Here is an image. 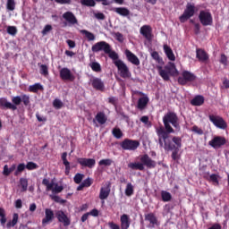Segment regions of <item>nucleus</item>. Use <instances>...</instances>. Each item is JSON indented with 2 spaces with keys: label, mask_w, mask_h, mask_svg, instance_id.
Here are the masks:
<instances>
[{
  "label": "nucleus",
  "mask_w": 229,
  "mask_h": 229,
  "mask_svg": "<svg viewBox=\"0 0 229 229\" xmlns=\"http://www.w3.org/2000/svg\"><path fill=\"white\" fill-rule=\"evenodd\" d=\"M55 217L59 223H63L64 226H69L71 225V219H69V216L63 210L55 211Z\"/></svg>",
  "instance_id": "nucleus-17"
},
{
  "label": "nucleus",
  "mask_w": 229,
  "mask_h": 229,
  "mask_svg": "<svg viewBox=\"0 0 229 229\" xmlns=\"http://www.w3.org/2000/svg\"><path fill=\"white\" fill-rule=\"evenodd\" d=\"M42 184L47 186V191H52L54 194H60L64 191V186H58V183L49 182L48 179H43Z\"/></svg>",
  "instance_id": "nucleus-11"
},
{
  "label": "nucleus",
  "mask_w": 229,
  "mask_h": 229,
  "mask_svg": "<svg viewBox=\"0 0 229 229\" xmlns=\"http://www.w3.org/2000/svg\"><path fill=\"white\" fill-rule=\"evenodd\" d=\"M149 103V98L148 96L141 97L138 99L137 108L138 110H145Z\"/></svg>",
  "instance_id": "nucleus-25"
},
{
  "label": "nucleus",
  "mask_w": 229,
  "mask_h": 229,
  "mask_svg": "<svg viewBox=\"0 0 229 229\" xmlns=\"http://www.w3.org/2000/svg\"><path fill=\"white\" fill-rule=\"evenodd\" d=\"M161 198H162V201L166 203L167 201H171V199H173V195H171V193H169L168 191H162Z\"/></svg>",
  "instance_id": "nucleus-38"
},
{
  "label": "nucleus",
  "mask_w": 229,
  "mask_h": 229,
  "mask_svg": "<svg viewBox=\"0 0 229 229\" xmlns=\"http://www.w3.org/2000/svg\"><path fill=\"white\" fill-rule=\"evenodd\" d=\"M80 33H81V35H84L85 38H87V40H89V42H92V41L96 40V36L94 35V33H92L87 30H80Z\"/></svg>",
  "instance_id": "nucleus-33"
},
{
  "label": "nucleus",
  "mask_w": 229,
  "mask_h": 229,
  "mask_svg": "<svg viewBox=\"0 0 229 229\" xmlns=\"http://www.w3.org/2000/svg\"><path fill=\"white\" fill-rule=\"evenodd\" d=\"M0 223L2 226H4L6 225V211H4V208H0Z\"/></svg>",
  "instance_id": "nucleus-42"
},
{
  "label": "nucleus",
  "mask_w": 229,
  "mask_h": 229,
  "mask_svg": "<svg viewBox=\"0 0 229 229\" xmlns=\"http://www.w3.org/2000/svg\"><path fill=\"white\" fill-rule=\"evenodd\" d=\"M64 165H69L71 163L67 160V152H64L61 156Z\"/></svg>",
  "instance_id": "nucleus-56"
},
{
  "label": "nucleus",
  "mask_w": 229,
  "mask_h": 229,
  "mask_svg": "<svg viewBox=\"0 0 229 229\" xmlns=\"http://www.w3.org/2000/svg\"><path fill=\"white\" fill-rule=\"evenodd\" d=\"M25 169H26V165H24V163L18 165L15 174L17 175L18 173H22V171H24Z\"/></svg>",
  "instance_id": "nucleus-60"
},
{
  "label": "nucleus",
  "mask_w": 229,
  "mask_h": 229,
  "mask_svg": "<svg viewBox=\"0 0 229 229\" xmlns=\"http://www.w3.org/2000/svg\"><path fill=\"white\" fill-rule=\"evenodd\" d=\"M159 148H164L165 151H172V159L176 161L178 158V153L182 149V137L174 136L165 140H158Z\"/></svg>",
  "instance_id": "nucleus-2"
},
{
  "label": "nucleus",
  "mask_w": 229,
  "mask_h": 229,
  "mask_svg": "<svg viewBox=\"0 0 229 229\" xmlns=\"http://www.w3.org/2000/svg\"><path fill=\"white\" fill-rule=\"evenodd\" d=\"M81 183L84 185V187H90V185H92V179L87 178Z\"/></svg>",
  "instance_id": "nucleus-63"
},
{
  "label": "nucleus",
  "mask_w": 229,
  "mask_h": 229,
  "mask_svg": "<svg viewBox=\"0 0 229 229\" xmlns=\"http://www.w3.org/2000/svg\"><path fill=\"white\" fill-rule=\"evenodd\" d=\"M140 33L146 38V40H153V28H151L149 25H143L140 29Z\"/></svg>",
  "instance_id": "nucleus-16"
},
{
  "label": "nucleus",
  "mask_w": 229,
  "mask_h": 229,
  "mask_svg": "<svg viewBox=\"0 0 229 229\" xmlns=\"http://www.w3.org/2000/svg\"><path fill=\"white\" fill-rule=\"evenodd\" d=\"M220 64H222V65H228V57H226L225 54L221 55Z\"/></svg>",
  "instance_id": "nucleus-59"
},
{
  "label": "nucleus",
  "mask_w": 229,
  "mask_h": 229,
  "mask_svg": "<svg viewBox=\"0 0 229 229\" xmlns=\"http://www.w3.org/2000/svg\"><path fill=\"white\" fill-rule=\"evenodd\" d=\"M66 44L69 46L70 49H74V47H76V42L72 39L66 40Z\"/></svg>",
  "instance_id": "nucleus-62"
},
{
  "label": "nucleus",
  "mask_w": 229,
  "mask_h": 229,
  "mask_svg": "<svg viewBox=\"0 0 229 229\" xmlns=\"http://www.w3.org/2000/svg\"><path fill=\"white\" fill-rule=\"evenodd\" d=\"M121 228L122 229H128L130 228V216L126 214H123L121 218Z\"/></svg>",
  "instance_id": "nucleus-30"
},
{
  "label": "nucleus",
  "mask_w": 229,
  "mask_h": 229,
  "mask_svg": "<svg viewBox=\"0 0 229 229\" xmlns=\"http://www.w3.org/2000/svg\"><path fill=\"white\" fill-rule=\"evenodd\" d=\"M17 223H19V214L14 213L13 215V220L9 221L6 224V228H13V226H15V225H17Z\"/></svg>",
  "instance_id": "nucleus-36"
},
{
  "label": "nucleus",
  "mask_w": 229,
  "mask_h": 229,
  "mask_svg": "<svg viewBox=\"0 0 229 229\" xmlns=\"http://www.w3.org/2000/svg\"><path fill=\"white\" fill-rule=\"evenodd\" d=\"M55 220V211L51 208L45 209V217L42 219V226H47L49 223Z\"/></svg>",
  "instance_id": "nucleus-15"
},
{
  "label": "nucleus",
  "mask_w": 229,
  "mask_h": 229,
  "mask_svg": "<svg viewBox=\"0 0 229 229\" xmlns=\"http://www.w3.org/2000/svg\"><path fill=\"white\" fill-rule=\"evenodd\" d=\"M53 30V26L51 25H46L43 29V30L41 31L43 36L47 35V33H49V31H51Z\"/></svg>",
  "instance_id": "nucleus-55"
},
{
  "label": "nucleus",
  "mask_w": 229,
  "mask_h": 229,
  "mask_svg": "<svg viewBox=\"0 0 229 229\" xmlns=\"http://www.w3.org/2000/svg\"><path fill=\"white\" fill-rule=\"evenodd\" d=\"M196 56L199 62H207V60H208V54L201 48L196 49Z\"/></svg>",
  "instance_id": "nucleus-26"
},
{
  "label": "nucleus",
  "mask_w": 229,
  "mask_h": 229,
  "mask_svg": "<svg viewBox=\"0 0 229 229\" xmlns=\"http://www.w3.org/2000/svg\"><path fill=\"white\" fill-rule=\"evenodd\" d=\"M108 226L110 229H121V227L119 226V225L114 223V222H109L108 223Z\"/></svg>",
  "instance_id": "nucleus-64"
},
{
  "label": "nucleus",
  "mask_w": 229,
  "mask_h": 229,
  "mask_svg": "<svg viewBox=\"0 0 229 229\" xmlns=\"http://www.w3.org/2000/svg\"><path fill=\"white\" fill-rule=\"evenodd\" d=\"M196 13V5L194 4L188 3L183 13L179 17L180 22H187L191 17H194Z\"/></svg>",
  "instance_id": "nucleus-7"
},
{
  "label": "nucleus",
  "mask_w": 229,
  "mask_h": 229,
  "mask_svg": "<svg viewBox=\"0 0 229 229\" xmlns=\"http://www.w3.org/2000/svg\"><path fill=\"white\" fill-rule=\"evenodd\" d=\"M6 8L9 12L15 10V0H7Z\"/></svg>",
  "instance_id": "nucleus-46"
},
{
  "label": "nucleus",
  "mask_w": 229,
  "mask_h": 229,
  "mask_svg": "<svg viewBox=\"0 0 229 229\" xmlns=\"http://www.w3.org/2000/svg\"><path fill=\"white\" fill-rule=\"evenodd\" d=\"M40 74L43 76H48L49 75V68L46 64L40 65Z\"/></svg>",
  "instance_id": "nucleus-49"
},
{
  "label": "nucleus",
  "mask_w": 229,
  "mask_h": 229,
  "mask_svg": "<svg viewBox=\"0 0 229 229\" xmlns=\"http://www.w3.org/2000/svg\"><path fill=\"white\" fill-rule=\"evenodd\" d=\"M84 176H85V175L82 174H80V173L76 174L74 175V177H73V182H74V183H77V184L81 183V181L83 180Z\"/></svg>",
  "instance_id": "nucleus-48"
},
{
  "label": "nucleus",
  "mask_w": 229,
  "mask_h": 229,
  "mask_svg": "<svg viewBox=\"0 0 229 229\" xmlns=\"http://www.w3.org/2000/svg\"><path fill=\"white\" fill-rule=\"evenodd\" d=\"M112 164H114V161L110 158L102 159L98 162L99 165H106V166H110L112 165Z\"/></svg>",
  "instance_id": "nucleus-50"
},
{
  "label": "nucleus",
  "mask_w": 229,
  "mask_h": 229,
  "mask_svg": "<svg viewBox=\"0 0 229 229\" xmlns=\"http://www.w3.org/2000/svg\"><path fill=\"white\" fill-rule=\"evenodd\" d=\"M114 37H115L116 40H118V42H124V36H123V34L121 32H116L114 34Z\"/></svg>",
  "instance_id": "nucleus-61"
},
{
  "label": "nucleus",
  "mask_w": 229,
  "mask_h": 229,
  "mask_svg": "<svg viewBox=\"0 0 229 229\" xmlns=\"http://www.w3.org/2000/svg\"><path fill=\"white\" fill-rule=\"evenodd\" d=\"M163 47H164V52L166 57L168 58V60H170L171 62H174V60H176V56H174V53L173 52V49L171 48V47L167 45H164Z\"/></svg>",
  "instance_id": "nucleus-28"
},
{
  "label": "nucleus",
  "mask_w": 229,
  "mask_h": 229,
  "mask_svg": "<svg viewBox=\"0 0 229 229\" xmlns=\"http://www.w3.org/2000/svg\"><path fill=\"white\" fill-rule=\"evenodd\" d=\"M120 146L124 151H135L140 146V142L137 140L124 139Z\"/></svg>",
  "instance_id": "nucleus-8"
},
{
  "label": "nucleus",
  "mask_w": 229,
  "mask_h": 229,
  "mask_svg": "<svg viewBox=\"0 0 229 229\" xmlns=\"http://www.w3.org/2000/svg\"><path fill=\"white\" fill-rule=\"evenodd\" d=\"M112 135L114 137V139H122L123 134V131H121L119 127H114L112 130Z\"/></svg>",
  "instance_id": "nucleus-40"
},
{
  "label": "nucleus",
  "mask_w": 229,
  "mask_h": 229,
  "mask_svg": "<svg viewBox=\"0 0 229 229\" xmlns=\"http://www.w3.org/2000/svg\"><path fill=\"white\" fill-rule=\"evenodd\" d=\"M63 19H64L70 26L78 24V18H76V15H74L71 11L65 12L63 14Z\"/></svg>",
  "instance_id": "nucleus-19"
},
{
  "label": "nucleus",
  "mask_w": 229,
  "mask_h": 229,
  "mask_svg": "<svg viewBox=\"0 0 229 229\" xmlns=\"http://www.w3.org/2000/svg\"><path fill=\"white\" fill-rule=\"evenodd\" d=\"M134 189H133V184L131 182H128L125 188V196H133Z\"/></svg>",
  "instance_id": "nucleus-39"
},
{
  "label": "nucleus",
  "mask_w": 229,
  "mask_h": 229,
  "mask_svg": "<svg viewBox=\"0 0 229 229\" xmlns=\"http://www.w3.org/2000/svg\"><path fill=\"white\" fill-rule=\"evenodd\" d=\"M208 119L216 128H219L220 130H226L228 128V124L226 123V121L222 116L215 115V114H209Z\"/></svg>",
  "instance_id": "nucleus-9"
},
{
  "label": "nucleus",
  "mask_w": 229,
  "mask_h": 229,
  "mask_svg": "<svg viewBox=\"0 0 229 229\" xmlns=\"http://www.w3.org/2000/svg\"><path fill=\"white\" fill-rule=\"evenodd\" d=\"M7 33L9 35H12L13 37H15V35H17V27H15V26H8L7 27Z\"/></svg>",
  "instance_id": "nucleus-51"
},
{
  "label": "nucleus",
  "mask_w": 229,
  "mask_h": 229,
  "mask_svg": "<svg viewBox=\"0 0 229 229\" xmlns=\"http://www.w3.org/2000/svg\"><path fill=\"white\" fill-rule=\"evenodd\" d=\"M89 67L94 72H101V64H99L98 62L90 63Z\"/></svg>",
  "instance_id": "nucleus-41"
},
{
  "label": "nucleus",
  "mask_w": 229,
  "mask_h": 229,
  "mask_svg": "<svg viewBox=\"0 0 229 229\" xmlns=\"http://www.w3.org/2000/svg\"><path fill=\"white\" fill-rule=\"evenodd\" d=\"M110 188H111V184L110 182H107L106 186L100 189L99 199H106L110 196V192H111Z\"/></svg>",
  "instance_id": "nucleus-22"
},
{
  "label": "nucleus",
  "mask_w": 229,
  "mask_h": 229,
  "mask_svg": "<svg viewBox=\"0 0 229 229\" xmlns=\"http://www.w3.org/2000/svg\"><path fill=\"white\" fill-rule=\"evenodd\" d=\"M0 106L1 108H6L7 110H17V106L6 99V98H0Z\"/></svg>",
  "instance_id": "nucleus-24"
},
{
  "label": "nucleus",
  "mask_w": 229,
  "mask_h": 229,
  "mask_svg": "<svg viewBox=\"0 0 229 229\" xmlns=\"http://www.w3.org/2000/svg\"><path fill=\"white\" fill-rule=\"evenodd\" d=\"M198 80L196 74L192 73L190 71L184 70L182 72L181 76L178 77L177 81L179 85L185 86L188 83H192Z\"/></svg>",
  "instance_id": "nucleus-6"
},
{
  "label": "nucleus",
  "mask_w": 229,
  "mask_h": 229,
  "mask_svg": "<svg viewBox=\"0 0 229 229\" xmlns=\"http://www.w3.org/2000/svg\"><path fill=\"white\" fill-rule=\"evenodd\" d=\"M145 221H148L152 228H155V226L160 225V223L158 222V218H157V216H155V213H148L145 215Z\"/></svg>",
  "instance_id": "nucleus-21"
},
{
  "label": "nucleus",
  "mask_w": 229,
  "mask_h": 229,
  "mask_svg": "<svg viewBox=\"0 0 229 229\" xmlns=\"http://www.w3.org/2000/svg\"><path fill=\"white\" fill-rule=\"evenodd\" d=\"M91 85L95 90H100L101 92L105 90V82L99 78H94L91 81Z\"/></svg>",
  "instance_id": "nucleus-23"
},
{
  "label": "nucleus",
  "mask_w": 229,
  "mask_h": 229,
  "mask_svg": "<svg viewBox=\"0 0 229 229\" xmlns=\"http://www.w3.org/2000/svg\"><path fill=\"white\" fill-rule=\"evenodd\" d=\"M125 56L127 58L128 62H130V64H132V65H136V66L140 65V60L131 51L126 49L125 50Z\"/></svg>",
  "instance_id": "nucleus-20"
},
{
  "label": "nucleus",
  "mask_w": 229,
  "mask_h": 229,
  "mask_svg": "<svg viewBox=\"0 0 229 229\" xmlns=\"http://www.w3.org/2000/svg\"><path fill=\"white\" fill-rule=\"evenodd\" d=\"M194 133H198V135H203V129L198 127V125H194L191 129Z\"/></svg>",
  "instance_id": "nucleus-58"
},
{
  "label": "nucleus",
  "mask_w": 229,
  "mask_h": 229,
  "mask_svg": "<svg viewBox=\"0 0 229 229\" xmlns=\"http://www.w3.org/2000/svg\"><path fill=\"white\" fill-rule=\"evenodd\" d=\"M203 103H205V98L201 95L196 96L191 101V105H192V106H201Z\"/></svg>",
  "instance_id": "nucleus-29"
},
{
  "label": "nucleus",
  "mask_w": 229,
  "mask_h": 229,
  "mask_svg": "<svg viewBox=\"0 0 229 229\" xmlns=\"http://www.w3.org/2000/svg\"><path fill=\"white\" fill-rule=\"evenodd\" d=\"M91 51L93 53H99V51H104L106 55H108L111 60H117L119 58V54L115 51H112V47L106 41H99L92 46Z\"/></svg>",
  "instance_id": "nucleus-3"
},
{
  "label": "nucleus",
  "mask_w": 229,
  "mask_h": 229,
  "mask_svg": "<svg viewBox=\"0 0 229 229\" xmlns=\"http://www.w3.org/2000/svg\"><path fill=\"white\" fill-rule=\"evenodd\" d=\"M112 60L114 65H115V67L118 69V72L121 78H123L124 80H126V78H131V72H130V68H128V65L124 64V61L119 59V55L118 58Z\"/></svg>",
  "instance_id": "nucleus-5"
},
{
  "label": "nucleus",
  "mask_w": 229,
  "mask_h": 229,
  "mask_svg": "<svg viewBox=\"0 0 229 229\" xmlns=\"http://www.w3.org/2000/svg\"><path fill=\"white\" fill-rule=\"evenodd\" d=\"M12 101H13V105H14V106H19V105H21V103H22V98L20 96H16L12 98Z\"/></svg>",
  "instance_id": "nucleus-53"
},
{
  "label": "nucleus",
  "mask_w": 229,
  "mask_h": 229,
  "mask_svg": "<svg viewBox=\"0 0 229 229\" xmlns=\"http://www.w3.org/2000/svg\"><path fill=\"white\" fill-rule=\"evenodd\" d=\"M77 162L82 167H89V169H92L96 165V159L94 158L79 157Z\"/></svg>",
  "instance_id": "nucleus-18"
},
{
  "label": "nucleus",
  "mask_w": 229,
  "mask_h": 229,
  "mask_svg": "<svg viewBox=\"0 0 229 229\" xmlns=\"http://www.w3.org/2000/svg\"><path fill=\"white\" fill-rule=\"evenodd\" d=\"M21 101L25 106H28V105H30V96L26 94L22 95Z\"/></svg>",
  "instance_id": "nucleus-54"
},
{
  "label": "nucleus",
  "mask_w": 229,
  "mask_h": 229,
  "mask_svg": "<svg viewBox=\"0 0 229 229\" xmlns=\"http://www.w3.org/2000/svg\"><path fill=\"white\" fill-rule=\"evenodd\" d=\"M20 185L21 187V192H26V191H28V179L21 178Z\"/></svg>",
  "instance_id": "nucleus-43"
},
{
  "label": "nucleus",
  "mask_w": 229,
  "mask_h": 229,
  "mask_svg": "<svg viewBox=\"0 0 229 229\" xmlns=\"http://www.w3.org/2000/svg\"><path fill=\"white\" fill-rule=\"evenodd\" d=\"M53 106L54 108H56V110H60V108H62L64 106V102H62V100L55 98L53 101Z\"/></svg>",
  "instance_id": "nucleus-47"
},
{
  "label": "nucleus",
  "mask_w": 229,
  "mask_h": 229,
  "mask_svg": "<svg viewBox=\"0 0 229 229\" xmlns=\"http://www.w3.org/2000/svg\"><path fill=\"white\" fill-rule=\"evenodd\" d=\"M199 21L202 26H212L214 19L212 13L208 11H200L199 13Z\"/></svg>",
  "instance_id": "nucleus-10"
},
{
  "label": "nucleus",
  "mask_w": 229,
  "mask_h": 229,
  "mask_svg": "<svg viewBox=\"0 0 229 229\" xmlns=\"http://www.w3.org/2000/svg\"><path fill=\"white\" fill-rule=\"evenodd\" d=\"M129 169H132L133 171H144V165L142 163H129Z\"/></svg>",
  "instance_id": "nucleus-32"
},
{
  "label": "nucleus",
  "mask_w": 229,
  "mask_h": 229,
  "mask_svg": "<svg viewBox=\"0 0 229 229\" xmlns=\"http://www.w3.org/2000/svg\"><path fill=\"white\" fill-rule=\"evenodd\" d=\"M95 19H98V21H105L106 16L103 13H94Z\"/></svg>",
  "instance_id": "nucleus-57"
},
{
  "label": "nucleus",
  "mask_w": 229,
  "mask_h": 229,
  "mask_svg": "<svg viewBox=\"0 0 229 229\" xmlns=\"http://www.w3.org/2000/svg\"><path fill=\"white\" fill-rule=\"evenodd\" d=\"M219 178H220L219 174H212L211 175H209V177L206 178V180L213 183V185L217 186L219 185Z\"/></svg>",
  "instance_id": "nucleus-34"
},
{
  "label": "nucleus",
  "mask_w": 229,
  "mask_h": 229,
  "mask_svg": "<svg viewBox=\"0 0 229 229\" xmlns=\"http://www.w3.org/2000/svg\"><path fill=\"white\" fill-rule=\"evenodd\" d=\"M38 90H44V86L40 83H35L34 85H30L29 87V92H33V94H37Z\"/></svg>",
  "instance_id": "nucleus-35"
},
{
  "label": "nucleus",
  "mask_w": 229,
  "mask_h": 229,
  "mask_svg": "<svg viewBox=\"0 0 229 229\" xmlns=\"http://www.w3.org/2000/svg\"><path fill=\"white\" fill-rule=\"evenodd\" d=\"M151 57L153 58V60L157 62V64H159L160 65H164V59L160 57V55L158 54V52L157 51L152 52Z\"/></svg>",
  "instance_id": "nucleus-37"
},
{
  "label": "nucleus",
  "mask_w": 229,
  "mask_h": 229,
  "mask_svg": "<svg viewBox=\"0 0 229 229\" xmlns=\"http://www.w3.org/2000/svg\"><path fill=\"white\" fill-rule=\"evenodd\" d=\"M140 162L143 164L148 169H155L157 167V161L151 159L148 154H145L140 157Z\"/></svg>",
  "instance_id": "nucleus-14"
},
{
  "label": "nucleus",
  "mask_w": 229,
  "mask_h": 229,
  "mask_svg": "<svg viewBox=\"0 0 229 229\" xmlns=\"http://www.w3.org/2000/svg\"><path fill=\"white\" fill-rule=\"evenodd\" d=\"M50 198L55 203H60V205H64V204L67 203V200L63 199L62 198H60V196H57V195H50Z\"/></svg>",
  "instance_id": "nucleus-44"
},
{
  "label": "nucleus",
  "mask_w": 229,
  "mask_h": 229,
  "mask_svg": "<svg viewBox=\"0 0 229 229\" xmlns=\"http://www.w3.org/2000/svg\"><path fill=\"white\" fill-rule=\"evenodd\" d=\"M111 12L118 13V15H122V17H128V15H130V11L126 7H113Z\"/></svg>",
  "instance_id": "nucleus-27"
},
{
  "label": "nucleus",
  "mask_w": 229,
  "mask_h": 229,
  "mask_svg": "<svg viewBox=\"0 0 229 229\" xmlns=\"http://www.w3.org/2000/svg\"><path fill=\"white\" fill-rule=\"evenodd\" d=\"M157 70L164 81H169L171 80V76H174L178 73V70L176 69L174 63H168L165 67L157 65Z\"/></svg>",
  "instance_id": "nucleus-4"
},
{
  "label": "nucleus",
  "mask_w": 229,
  "mask_h": 229,
  "mask_svg": "<svg viewBox=\"0 0 229 229\" xmlns=\"http://www.w3.org/2000/svg\"><path fill=\"white\" fill-rule=\"evenodd\" d=\"M59 76L61 80L64 81H74L76 80V77L72 74V72L69 70V68H62L59 71Z\"/></svg>",
  "instance_id": "nucleus-13"
},
{
  "label": "nucleus",
  "mask_w": 229,
  "mask_h": 229,
  "mask_svg": "<svg viewBox=\"0 0 229 229\" xmlns=\"http://www.w3.org/2000/svg\"><path fill=\"white\" fill-rule=\"evenodd\" d=\"M81 4H82V6L94 7L96 6V1L95 0H81Z\"/></svg>",
  "instance_id": "nucleus-45"
},
{
  "label": "nucleus",
  "mask_w": 229,
  "mask_h": 229,
  "mask_svg": "<svg viewBox=\"0 0 229 229\" xmlns=\"http://www.w3.org/2000/svg\"><path fill=\"white\" fill-rule=\"evenodd\" d=\"M26 169H28V171H33L35 169H38V165L33 162H28L26 165Z\"/></svg>",
  "instance_id": "nucleus-52"
},
{
  "label": "nucleus",
  "mask_w": 229,
  "mask_h": 229,
  "mask_svg": "<svg viewBox=\"0 0 229 229\" xmlns=\"http://www.w3.org/2000/svg\"><path fill=\"white\" fill-rule=\"evenodd\" d=\"M226 144V138L223 136H215L211 140L208 141V146H211L214 149H219Z\"/></svg>",
  "instance_id": "nucleus-12"
},
{
  "label": "nucleus",
  "mask_w": 229,
  "mask_h": 229,
  "mask_svg": "<svg viewBox=\"0 0 229 229\" xmlns=\"http://www.w3.org/2000/svg\"><path fill=\"white\" fill-rule=\"evenodd\" d=\"M96 121H98V124H105L106 121H108V118L106 117V114L103 112H98L95 116Z\"/></svg>",
  "instance_id": "nucleus-31"
},
{
  "label": "nucleus",
  "mask_w": 229,
  "mask_h": 229,
  "mask_svg": "<svg viewBox=\"0 0 229 229\" xmlns=\"http://www.w3.org/2000/svg\"><path fill=\"white\" fill-rule=\"evenodd\" d=\"M163 124L164 126L161 125L156 129L160 142H162V140L173 139L174 136H171V133H174V128L180 130V118H178L176 113L169 111L163 116Z\"/></svg>",
  "instance_id": "nucleus-1"
}]
</instances>
